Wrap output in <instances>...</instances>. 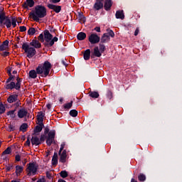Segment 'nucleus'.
<instances>
[{
    "label": "nucleus",
    "instance_id": "obj_51",
    "mask_svg": "<svg viewBox=\"0 0 182 182\" xmlns=\"http://www.w3.org/2000/svg\"><path fill=\"white\" fill-rule=\"evenodd\" d=\"M15 112H16V109L7 112L6 114L7 116H11L12 114H14V113H15Z\"/></svg>",
    "mask_w": 182,
    "mask_h": 182
},
{
    "label": "nucleus",
    "instance_id": "obj_11",
    "mask_svg": "<svg viewBox=\"0 0 182 182\" xmlns=\"http://www.w3.org/2000/svg\"><path fill=\"white\" fill-rule=\"evenodd\" d=\"M47 6L49 9H52L53 11H54L55 14H59V12L62 11V6H56L55 4H48Z\"/></svg>",
    "mask_w": 182,
    "mask_h": 182
},
{
    "label": "nucleus",
    "instance_id": "obj_16",
    "mask_svg": "<svg viewBox=\"0 0 182 182\" xmlns=\"http://www.w3.org/2000/svg\"><path fill=\"white\" fill-rule=\"evenodd\" d=\"M60 159L59 161L60 163L65 164L66 163V157H68V155L66 154V149H64L62 152H60Z\"/></svg>",
    "mask_w": 182,
    "mask_h": 182
},
{
    "label": "nucleus",
    "instance_id": "obj_62",
    "mask_svg": "<svg viewBox=\"0 0 182 182\" xmlns=\"http://www.w3.org/2000/svg\"><path fill=\"white\" fill-rule=\"evenodd\" d=\"M46 107L48 110H50V108L52 107V105L50 104H47Z\"/></svg>",
    "mask_w": 182,
    "mask_h": 182
},
{
    "label": "nucleus",
    "instance_id": "obj_9",
    "mask_svg": "<svg viewBox=\"0 0 182 182\" xmlns=\"http://www.w3.org/2000/svg\"><path fill=\"white\" fill-rule=\"evenodd\" d=\"M24 9L29 10V8H33L35 6V1L33 0H26V1L22 4Z\"/></svg>",
    "mask_w": 182,
    "mask_h": 182
},
{
    "label": "nucleus",
    "instance_id": "obj_53",
    "mask_svg": "<svg viewBox=\"0 0 182 182\" xmlns=\"http://www.w3.org/2000/svg\"><path fill=\"white\" fill-rule=\"evenodd\" d=\"M14 169V165H9V166H6V171H11V170Z\"/></svg>",
    "mask_w": 182,
    "mask_h": 182
},
{
    "label": "nucleus",
    "instance_id": "obj_2",
    "mask_svg": "<svg viewBox=\"0 0 182 182\" xmlns=\"http://www.w3.org/2000/svg\"><path fill=\"white\" fill-rule=\"evenodd\" d=\"M46 15H48L46 7L42 5L36 6L34 10L29 14V16H32L36 22H39V19L45 18Z\"/></svg>",
    "mask_w": 182,
    "mask_h": 182
},
{
    "label": "nucleus",
    "instance_id": "obj_21",
    "mask_svg": "<svg viewBox=\"0 0 182 182\" xmlns=\"http://www.w3.org/2000/svg\"><path fill=\"white\" fill-rule=\"evenodd\" d=\"M8 103H15L18 102V95H11L7 98Z\"/></svg>",
    "mask_w": 182,
    "mask_h": 182
},
{
    "label": "nucleus",
    "instance_id": "obj_56",
    "mask_svg": "<svg viewBox=\"0 0 182 182\" xmlns=\"http://www.w3.org/2000/svg\"><path fill=\"white\" fill-rule=\"evenodd\" d=\"M25 145H26V146H28V147H29V146H31V140H30L29 136H28Z\"/></svg>",
    "mask_w": 182,
    "mask_h": 182
},
{
    "label": "nucleus",
    "instance_id": "obj_5",
    "mask_svg": "<svg viewBox=\"0 0 182 182\" xmlns=\"http://www.w3.org/2000/svg\"><path fill=\"white\" fill-rule=\"evenodd\" d=\"M11 19L12 16H6V14L1 16V17H0V26H6L7 29H9V28H11Z\"/></svg>",
    "mask_w": 182,
    "mask_h": 182
},
{
    "label": "nucleus",
    "instance_id": "obj_17",
    "mask_svg": "<svg viewBox=\"0 0 182 182\" xmlns=\"http://www.w3.org/2000/svg\"><path fill=\"white\" fill-rule=\"evenodd\" d=\"M25 116H28V111L22 108L18 111V117L19 119H23Z\"/></svg>",
    "mask_w": 182,
    "mask_h": 182
},
{
    "label": "nucleus",
    "instance_id": "obj_63",
    "mask_svg": "<svg viewBox=\"0 0 182 182\" xmlns=\"http://www.w3.org/2000/svg\"><path fill=\"white\" fill-rule=\"evenodd\" d=\"M53 159H58V153L57 152H54Z\"/></svg>",
    "mask_w": 182,
    "mask_h": 182
},
{
    "label": "nucleus",
    "instance_id": "obj_39",
    "mask_svg": "<svg viewBox=\"0 0 182 182\" xmlns=\"http://www.w3.org/2000/svg\"><path fill=\"white\" fill-rule=\"evenodd\" d=\"M100 46V52H101V53H103V52H105V50H106V46L103 44V43H100L99 44Z\"/></svg>",
    "mask_w": 182,
    "mask_h": 182
},
{
    "label": "nucleus",
    "instance_id": "obj_19",
    "mask_svg": "<svg viewBox=\"0 0 182 182\" xmlns=\"http://www.w3.org/2000/svg\"><path fill=\"white\" fill-rule=\"evenodd\" d=\"M30 46H33L36 49H39V48H41L42 44L40 43L39 41L33 39L30 43Z\"/></svg>",
    "mask_w": 182,
    "mask_h": 182
},
{
    "label": "nucleus",
    "instance_id": "obj_64",
    "mask_svg": "<svg viewBox=\"0 0 182 182\" xmlns=\"http://www.w3.org/2000/svg\"><path fill=\"white\" fill-rule=\"evenodd\" d=\"M36 182H45V179H38Z\"/></svg>",
    "mask_w": 182,
    "mask_h": 182
},
{
    "label": "nucleus",
    "instance_id": "obj_32",
    "mask_svg": "<svg viewBox=\"0 0 182 182\" xmlns=\"http://www.w3.org/2000/svg\"><path fill=\"white\" fill-rule=\"evenodd\" d=\"M26 129H28V124L26 123H23L20 126L19 130L20 132L25 133V132H26Z\"/></svg>",
    "mask_w": 182,
    "mask_h": 182
},
{
    "label": "nucleus",
    "instance_id": "obj_18",
    "mask_svg": "<svg viewBox=\"0 0 182 182\" xmlns=\"http://www.w3.org/2000/svg\"><path fill=\"white\" fill-rule=\"evenodd\" d=\"M43 127H45V125L43 123H40L38 125L36 126L34 130H33V134H36L37 133H41L42 132Z\"/></svg>",
    "mask_w": 182,
    "mask_h": 182
},
{
    "label": "nucleus",
    "instance_id": "obj_58",
    "mask_svg": "<svg viewBox=\"0 0 182 182\" xmlns=\"http://www.w3.org/2000/svg\"><path fill=\"white\" fill-rule=\"evenodd\" d=\"M15 159H16V161H20L21 156L19 154H17V155H16Z\"/></svg>",
    "mask_w": 182,
    "mask_h": 182
},
{
    "label": "nucleus",
    "instance_id": "obj_20",
    "mask_svg": "<svg viewBox=\"0 0 182 182\" xmlns=\"http://www.w3.org/2000/svg\"><path fill=\"white\" fill-rule=\"evenodd\" d=\"M93 8L95 9V11H100V9H103V1H96L93 6Z\"/></svg>",
    "mask_w": 182,
    "mask_h": 182
},
{
    "label": "nucleus",
    "instance_id": "obj_44",
    "mask_svg": "<svg viewBox=\"0 0 182 182\" xmlns=\"http://www.w3.org/2000/svg\"><path fill=\"white\" fill-rule=\"evenodd\" d=\"M6 14V13L5 12V9L4 8V6H0V18Z\"/></svg>",
    "mask_w": 182,
    "mask_h": 182
},
{
    "label": "nucleus",
    "instance_id": "obj_36",
    "mask_svg": "<svg viewBox=\"0 0 182 182\" xmlns=\"http://www.w3.org/2000/svg\"><path fill=\"white\" fill-rule=\"evenodd\" d=\"M72 106H73V101H71L70 102L65 104L64 105V109H66L67 110H69V109H72Z\"/></svg>",
    "mask_w": 182,
    "mask_h": 182
},
{
    "label": "nucleus",
    "instance_id": "obj_25",
    "mask_svg": "<svg viewBox=\"0 0 182 182\" xmlns=\"http://www.w3.org/2000/svg\"><path fill=\"white\" fill-rule=\"evenodd\" d=\"M11 72L12 69L9 68V70H7V73L9 77L6 80V83H9L11 80H14V79H15V75H13Z\"/></svg>",
    "mask_w": 182,
    "mask_h": 182
},
{
    "label": "nucleus",
    "instance_id": "obj_55",
    "mask_svg": "<svg viewBox=\"0 0 182 182\" xmlns=\"http://www.w3.org/2000/svg\"><path fill=\"white\" fill-rule=\"evenodd\" d=\"M16 102L14 104V106H16V108L19 107L21 106V100H18L16 101Z\"/></svg>",
    "mask_w": 182,
    "mask_h": 182
},
{
    "label": "nucleus",
    "instance_id": "obj_43",
    "mask_svg": "<svg viewBox=\"0 0 182 182\" xmlns=\"http://www.w3.org/2000/svg\"><path fill=\"white\" fill-rule=\"evenodd\" d=\"M46 139H47V136L46 134H41V137L39 139L41 144H42V143H43V141H45V140H46Z\"/></svg>",
    "mask_w": 182,
    "mask_h": 182
},
{
    "label": "nucleus",
    "instance_id": "obj_61",
    "mask_svg": "<svg viewBox=\"0 0 182 182\" xmlns=\"http://www.w3.org/2000/svg\"><path fill=\"white\" fill-rule=\"evenodd\" d=\"M60 0H51L52 4H58Z\"/></svg>",
    "mask_w": 182,
    "mask_h": 182
},
{
    "label": "nucleus",
    "instance_id": "obj_27",
    "mask_svg": "<svg viewBox=\"0 0 182 182\" xmlns=\"http://www.w3.org/2000/svg\"><path fill=\"white\" fill-rule=\"evenodd\" d=\"M77 39L78 41H85L86 39V34L84 32H80L77 35Z\"/></svg>",
    "mask_w": 182,
    "mask_h": 182
},
{
    "label": "nucleus",
    "instance_id": "obj_52",
    "mask_svg": "<svg viewBox=\"0 0 182 182\" xmlns=\"http://www.w3.org/2000/svg\"><path fill=\"white\" fill-rule=\"evenodd\" d=\"M50 132H49V127H46L44 129V134L46 136V134H48L49 136V133Z\"/></svg>",
    "mask_w": 182,
    "mask_h": 182
},
{
    "label": "nucleus",
    "instance_id": "obj_14",
    "mask_svg": "<svg viewBox=\"0 0 182 182\" xmlns=\"http://www.w3.org/2000/svg\"><path fill=\"white\" fill-rule=\"evenodd\" d=\"M112 6H113V1L112 0H105L104 3V9L108 11L112 9Z\"/></svg>",
    "mask_w": 182,
    "mask_h": 182
},
{
    "label": "nucleus",
    "instance_id": "obj_47",
    "mask_svg": "<svg viewBox=\"0 0 182 182\" xmlns=\"http://www.w3.org/2000/svg\"><path fill=\"white\" fill-rule=\"evenodd\" d=\"M65 146H66V144L65 142H63L60 145V148L58 154H60V153H62V151H63V149H65Z\"/></svg>",
    "mask_w": 182,
    "mask_h": 182
},
{
    "label": "nucleus",
    "instance_id": "obj_23",
    "mask_svg": "<svg viewBox=\"0 0 182 182\" xmlns=\"http://www.w3.org/2000/svg\"><path fill=\"white\" fill-rule=\"evenodd\" d=\"M31 141L33 146H39L41 144V141L38 136H32Z\"/></svg>",
    "mask_w": 182,
    "mask_h": 182
},
{
    "label": "nucleus",
    "instance_id": "obj_4",
    "mask_svg": "<svg viewBox=\"0 0 182 182\" xmlns=\"http://www.w3.org/2000/svg\"><path fill=\"white\" fill-rule=\"evenodd\" d=\"M21 83H22V78L19 77H16V83L12 81L10 83H6V89L7 90H12L13 89H16V90H21Z\"/></svg>",
    "mask_w": 182,
    "mask_h": 182
},
{
    "label": "nucleus",
    "instance_id": "obj_6",
    "mask_svg": "<svg viewBox=\"0 0 182 182\" xmlns=\"http://www.w3.org/2000/svg\"><path fill=\"white\" fill-rule=\"evenodd\" d=\"M26 171L28 172L27 176H28V177H31V176H36L38 166L33 163H30L26 168Z\"/></svg>",
    "mask_w": 182,
    "mask_h": 182
},
{
    "label": "nucleus",
    "instance_id": "obj_45",
    "mask_svg": "<svg viewBox=\"0 0 182 182\" xmlns=\"http://www.w3.org/2000/svg\"><path fill=\"white\" fill-rule=\"evenodd\" d=\"M107 33H107V35H108V36H109V38H110V36H111V38H114V32H113V31L112 30H107Z\"/></svg>",
    "mask_w": 182,
    "mask_h": 182
},
{
    "label": "nucleus",
    "instance_id": "obj_7",
    "mask_svg": "<svg viewBox=\"0 0 182 182\" xmlns=\"http://www.w3.org/2000/svg\"><path fill=\"white\" fill-rule=\"evenodd\" d=\"M55 134H56V131L55 130L50 131V132L48 133V136L46 138L47 146H52L53 143L55 141Z\"/></svg>",
    "mask_w": 182,
    "mask_h": 182
},
{
    "label": "nucleus",
    "instance_id": "obj_49",
    "mask_svg": "<svg viewBox=\"0 0 182 182\" xmlns=\"http://www.w3.org/2000/svg\"><path fill=\"white\" fill-rule=\"evenodd\" d=\"M52 166H58V159L56 158L52 159Z\"/></svg>",
    "mask_w": 182,
    "mask_h": 182
},
{
    "label": "nucleus",
    "instance_id": "obj_33",
    "mask_svg": "<svg viewBox=\"0 0 182 182\" xmlns=\"http://www.w3.org/2000/svg\"><path fill=\"white\" fill-rule=\"evenodd\" d=\"M35 33H36V29H35V28L31 27L28 30V35L30 36H33Z\"/></svg>",
    "mask_w": 182,
    "mask_h": 182
},
{
    "label": "nucleus",
    "instance_id": "obj_29",
    "mask_svg": "<svg viewBox=\"0 0 182 182\" xmlns=\"http://www.w3.org/2000/svg\"><path fill=\"white\" fill-rule=\"evenodd\" d=\"M89 96L92 99H97L100 96L99 92L97 91H90Z\"/></svg>",
    "mask_w": 182,
    "mask_h": 182
},
{
    "label": "nucleus",
    "instance_id": "obj_12",
    "mask_svg": "<svg viewBox=\"0 0 182 182\" xmlns=\"http://www.w3.org/2000/svg\"><path fill=\"white\" fill-rule=\"evenodd\" d=\"M4 50H9V41H4L1 45H0V52H4Z\"/></svg>",
    "mask_w": 182,
    "mask_h": 182
},
{
    "label": "nucleus",
    "instance_id": "obj_35",
    "mask_svg": "<svg viewBox=\"0 0 182 182\" xmlns=\"http://www.w3.org/2000/svg\"><path fill=\"white\" fill-rule=\"evenodd\" d=\"M16 22H17L16 18L12 16L11 20V26H13V28H16Z\"/></svg>",
    "mask_w": 182,
    "mask_h": 182
},
{
    "label": "nucleus",
    "instance_id": "obj_46",
    "mask_svg": "<svg viewBox=\"0 0 182 182\" xmlns=\"http://www.w3.org/2000/svg\"><path fill=\"white\" fill-rule=\"evenodd\" d=\"M107 97L108 99H109V100L111 99H112V97H113V92H112V91H110V90H108V92H107Z\"/></svg>",
    "mask_w": 182,
    "mask_h": 182
},
{
    "label": "nucleus",
    "instance_id": "obj_38",
    "mask_svg": "<svg viewBox=\"0 0 182 182\" xmlns=\"http://www.w3.org/2000/svg\"><path fill=\"white\" fill-rule=\"evenodd\" d=\"M60 177H62V178H66V177H68L69 176V174L68 173V171H61L60 173Z\"/></svg>",
    "mask_w": 182,
    "mask_h": 182
},
{
    "label": "nucleus",
    "instance_id": "obj_48",
    "mask_svg": "<svg viewBox=\"0 0 182 182\" xmlns=\"http://www.w3.org/2000/svg\"><path fill=\"white\" fill-rule=\"evenodd\" d=\"M38 41H40V42H42V43H43V42H45V38H43V33H41L38 36Z\"/></svg>",
    "mask_w": 182,
    "mask_h": 182
},
{
    "label": "nucleus",
    "instance_id": "obj_41",
    "mask_svg": "<svg viewBox=\"0 0 182 182\" xmlns=\"http://www.w3.org/2000/svg\"><path fill=\"white\" fill-rule=\"evenodd\" d=\"M7 132H15V126L12 125L11 124H9L8 125V128L6 129Z\"/></svg>",
    "mask_w": 182,
    "mask_h": 182
},
{
    "label": "nucleus",
    "instance_id": "obj_60",
    "mask_svg": "<svg viewBox=\"0 0 182 182\" xmlns=\"http://www.w3.org/2000/svg\"><path fill=\"white\" fill-rule=\"evenodd\" d=\"M94 31H96V32H100V27L97 26L94 28Z\"/></svg>",
    "mask_w": 182,
    "mask_h": 182
},
{
    "label": "nucleus",
    "instance_id": "obj_59",
    "mask_svg": "<svg viewBox=\"0 0 182 182\" xmlns=\"http://www.w3.org/2000/svg\"><path fill=\"white\" fill-rule=\"evenodd\" d=\"M46 177L50 180L52 178V174L49 172H46Z\"/></svg>",
    "mask_w": 182,
    "mask_h": 182
},
{
    "label": "nucleus",
    "instance_id": "obj_8",
    "mask_svg": "<svg viewBox=\"0 0 182 182\" xmlns=\"http://www.w3.org/2000/svg\"><path fill=\"white\" fill-rule=\"evenodd\" d=\"M88 41L91 45H96L100 42V37L97 33H93L89 36Z\"/></svg>",
    "mask_w": 182,
    "mask_h": 182
},
{
    "label": "nucleus",
    "instance_id": "obj_3",
    "mask_svg": "<svg viewBox=\"0 0 182 182\" xmlns=\"http://www.w3.org/2000/svg\"><path fill=\"white\" fill-rule=\"evenodd\" d=\"M22 49L25 53H27V58L31 59L36 55V49L33 47H30L28 43H23L22 45Z\"/></svg>",
    "mask_w": 182,
    "mask_h": 182
},
{
    "label": "nucleus",
    "instance_id": "obj_42",
    "mask_svg": "<svg viewBox=\"0 0 182 182\" xmlns=\"http://www.w3.org/2000/svg\"><path fill=\"white\" fill-rule=\"evenodd\" d=\"M11 153H12V151H11V147H7L6 149H5L2 154L4 155V154H11Z\"/></svg>",
    "mask_w": 182,
    "mask_h": 182
},
{
    "label": "nucleus",
    "instance_id": "obj_50",
    "mask_svg": "<svg viewBox=\"0 0 182 182\" xmlns=\"http://www.w3.org/2000/svg\"><path fill=\"white\" fill-rule=\"evenodd\" d=\"M1 56H4V58L6 56H9V52L4 51L3 53H0Z\"/></svg>",
    "mask_w": 182,
    "mask_h": 182
},
{
    "label": "nucleus",
    "instance_id": "obj_1",
    "mask_svg": "<svg viewBox=\"0 0 182 182\" xmlns=\"http://www.w3.org/2000/svg\"><path fill=\"white\" fill-rule=\"evenodd\" d=\"M51 69L52 64L50 62L46 60L43 64L38 65L36 70H30L28 76L30 79H36V77H38V75H41L42 77H48V76H49V73H50Z\"/></svg>",
    "mask_w": 182,
    "mask_h": 182
},
{
    "label": "nucleus",
    "instance_id": "obj_31",
    "mask_svg": "<svg viewBox=\"0 0 182 182\" xmlns=\"http://www.w3.org/2000/svg\"><path fill=\"white\" fill-rule=\"evenodd\" d=\"M77 18L79 21H80L81 22H83V23L86 22V17L85 16V15H83L82 12H78Z\"/></svg>",
    "mask_w": 182,
    "mask_h": 182
},
{
    "label": "nucleus",
    "instance_id": "obj_34",
    "mask_svg": "<svg viewBox=\"0 0 182 182\" xmlns=\"http://www.w3.org/2000/svg\"><path fill=\"white\" fill-rule=\"evenodd\" d=\"M6 112V108H5V105L2 102H0V114H4Z\"/></svg>",
    "mask_w": 182,
    "mask_h": 182
},
{
    "label": "nucleus",
    "instance_id": "obj_57",
    "mask_svg": "<svg viewBox=\"0 0 182 182\" xmlns=\"http://www.w3.org/2000/svg\"><path fill=\"white\" fill-rule=\"evenodd\" d=\"M139 32H140V30L139 29V27H137L134 31V36H137V35H139Z\"/></svg>",
    "mask_w": 182,
    "mask_h": 182
},
{
    "label": "nucleus",
    "instance_id": "obj_40",
    "mask_svg": "<svg viewBox=\"0 0 182 182\" xmlns=\"http://www.w3.org/2000/svg\"><path fill=\"white\" fill-rule=\"evenodd\" d=\"M138 180L139 181H146V175H144V173H140L138 176Z\"/></svg>",
    "mask_w": 182,
    "mask_h": 182
},
{
    "label": "nucleus",
    "instance_id": "obj_24",
    "mask_svg": "<svg viewBox=\"0 0 182 182\" xmlns=\"http://www.w3.org/2000/svg\"><path fill=\"white\" fill-rule=\"evenodd\" d=\"M110 41V37H109V35L107 33H104L102 36L101 37V43H107V42Z\"/></svg>",
    "mask_w": 182,
    "mask_h": 182
},
{
    "label": "nucleus",
    "instance_id": "obj_37",
    "mask_svg": "<svg viewBox=\"0 0 182 182\" xmlns=\"http://www.w3.org/2000/svg\"><path fill=\"white\" fill-rule=\"evenodd\" d=\"M70 116L76 117L77 116V111L76 109H71L69 112Z\"/></svg>",
    "mask_w": 182,
    "mask_h": 182
},
{
    "label": "nucleus",
    "instance_id": "obj_13",
    "mask_svg": "<svg viewBox=\"0 0 182 182\" xmlns=\"http://www.w3.org/2000/svg\"><path fill=\"white\" fill-rule=\"evenodd\" d=\"M96 56V58H100L102 56V52L99 49L98 46H96L94 48V52L91 54V59H93Z\"/></svg>",
    "mask_w": 182,
    "mask_h": 182
},
{
    "label": "nucleus",
    "instance_id": "obj_30",
    "mask_svg": "<svg viewBox=\"0 0 182 182\" xmlns=\"http://www.w3.org/2000/svg\"><path fill=\"white\" fill-rule=\"evenodd\" d=\"M22 171H23V166L17 165L16 166V176H21V173H22Z\"/></svg>",
    "mask_w": 182,
    "mask_h": 182
},
{
    "label": "nucleus",
    "instance_id": "obj_54",
    "mask_svg": "<svg viewBox=\"0 0 182 182\" xmlns=\"http://www.w3.org/2000/svg\"><path fill=\"white\" fill-rule=\"evenodd\" d=\"M19 28H20V32H26V26H20Z\"/></svg>",
    "mask_w": 182,
    "mask_h": 182
},
{
    "label": "nucleus",
    "instance_id": "obj_15",
    "mask_svg": "<svg viewBox=\"0 0 182 182\" xmlns=\"http://www.w3.org/2000/svg\"><path fill=\"white\" fill-rule=\"evenodd\" d=\"M58 41H59V38H58V37H54L49 43H44L43 45L45 48H52V46L55 45V42H58Z\"/></svg>",
    "mask_w": 182,
    "mask_h": 182
},
{
    "label": "nucleus",
    "instance_id": "obj_26",
    "mask_svg": "<svg viewBox=\"0 0 182 182\" xmlns=\"http://www.w3.org/2000/svg\"><path fill=\"white\" fill-rule=\"evenodd\" d=\"M90 49H87L83 53V58L85 60H89L90 59Z\"/></svg>",
    "mask_w": 182,
    "mask_h": 182
},
{
    "label": "nucleus",
    "instance_id": "obj_28",
    "mask_svg": "<svg viewBox=\"0 0 182 182\" xmlns=\"http://www.w3.org/2000/svg\"><path fill=\"white\" fill-rule=\"evenodd\" d=\"M43 117H45V114H43L42 112H39L37 115V121L38 123H43Z\"/></svg>",
    "mask_w": 182,
    "mask_h": 182
},
{
    "label": "nucleus",
    "instance_id": "obj_22",
    "mask_svg": "<svg viewBox=\"0 0 182 182\" xmlns=\"http://www.w3.org/2000/svg\"><path fill=\"white\" fill-rule=\"evenodd\" d=\"M115 18L117 19H124V13L123 12V10L117 11L115 14Z\"/></svg>",
    "mask_w": 182,
    "mask_h": 182
},
{
    "label": "nucleus",
    "instance_id": "obj_10",
    "mask_svg": "<svg viewBox=\"0 0 182 182\" xmlns=\"http://www.w3.org/2000/svg\"><path fill=\"white\" fill-rule=\"evenodd\" d=\"M44 38L46 41L44 43H49L53 38V36L49 32V30L44 31Z\"/></svg>",
    "mask_w": 182,
    "mask_h": 182
}]
</instances>
